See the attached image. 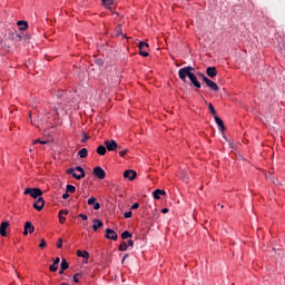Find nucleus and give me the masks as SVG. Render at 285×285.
I'll return each mask as SVG.
<instances>
[{
  "instance_id": "obj_24",
  "label": "nucleus",
  "mask_w": 285,
  "mask_h": 285,
  "mask_svg": "<svg viewBox=\"0 0 285 285\" xmlns=\"http://www.w3.org/2000/svg\"><path fill=\"white\" fill-rule=\"evenodd\" d=\"M60 268L62 271H68L69 265H68V261H66V258H62L61 264H60Z\"/></svg>"
},
{
  "instance_id": "obj_1",
  "label": "nucleus",
  "mask_w": 285,
  "mask_h": 285,
  "mask_svg": "<svg viewBox=\"0 0 285 285\" xmlns=\"http://www.w3.org/2000/svg\"><path fill=\"white\" fill-rule=\"evenodd\" d=\"M193 72H195V68L190 66L184 67L178 70V77L180 81H184V82H186V78L188 77V79L191 81L195 88H202V82L197 80V76H195Z\"/></svg>"
},
{
  "instance_id": "obj_49",
  "label": "nucleus",
  "mask_w": 285,
  "mask_h": 285,
  "mask_svg": "<svg viewBox=\"0 0 285 285\" xmlns=\"http://www.w3.org/2000/svg\"><path fill=\"white\" fill-rule=\"evenodd\" d=\"M127 257H128V254H125L124 259H126Z\"/></svg>"
},
{
  "instance_id": "obj_26",
  "label": "nucleus",
  "mask_w": 285,
  "mask_h": 285,
  "mask_svg": "<svg viewBox=\"0 0 285 285\" xmlns=\"http://www.w3.org/2000/svg\"><path fill=\"white\" fill-rule=\"evenodd\" d=\"M130 237H132V234H130V232H128V230H125L121 234V239H130Z\"/></svg>"
},
{
  "instance_id": "obj_46",
  "label": "nucleus",
  "mask_w": 285,
  "mask_h": 285,
  "mask_svg": "<svg viewBox=\"0 0 285 285\" xmlns=\"http://www.w3.org/2000/svg\"><path fill=\"white\" fill-rule=\"evenodd\" d=\"M29 117H30L31 124H35V122L32 121V112H29Z\"/></svg>"
},
{
  "instance_id": "obj_36",
  "label": "nucleus",
  "mask_w": 285,
  "mask_h": 285,
  "mask_svg": "<svg viewBox=\"0 0 285 285\" xmlns=\"http://www.w3.org/2000/svg\"><path fill=\"white\" fill-rule=\"evenodd\" d=\"M124 217L126 218V219H130V217H132V212H126L125 214H124Z\"/></svg>"
},
{
  "instance_id": "obj_14",
  "label": "nucleus",
  "mask_w": 285,
  "mask_h": 285,
  "mask_svg": "<svg viewBox=\"0 0 285 285\" xmlns=\"http://www.w3.org/2000/svg\"><path fill=\"white\" fill-rule=\"evenodd\" d=\"M219 130H222V132H224V130H226V127L224 126V120H222V118H219L218 116L214 117Z\"/></svg>"
},
{
  "instance_id": "obj_19",
  "label": "nucleus",
  "mask_w": 285,
  "mask_h": 285,
  "mask_svg": "<svg viewBox=\"0 0 285 285\" xmlns=\"http://www.w3.org/2000/svg\"><path fill=\"white\" fill-rule=\"evenodd\" d=\"M17 26H19L20 30H28V22L27 21H23V20H19L17 22Z\"/></svg>"
},
{
  "instance_id": "obj_48",
  "label": "nucleus",
  "mask_w": 285,
  "mask_h": 285,
  "mask_svg": "<svg viewBox=\"0 0 285 285\" xmlns=\"http://www.w3.org/2000/svg\"><path fill=\"white\" fill-rule=\"evenodd\" d=\"M63 271H65V269L60 268L59 275H63Z\"/></svg>"
},
{
  "instance_id": "obj_16",
  "label": "nucleus",
  "mask_w": 285,
  "mask_h": 285,
  "mask_svg": "<svg viewBox=\"0 0 285 285\" xmlns=\"http://www.w3.org/2000/svg\"><path fill=\"white\" fill-rule=\"evenodd\" d=\"M63 215H68V209H62L59 212L58 217L60 224H66V217H63Z\"/></svg>"
},
{
  "instance_id": "obj_21",
  "label": "nucleus",
  "mask_w": 285,
  "mask_h": 285,
  "mask_svg": "<svg viewBox=\"0 0 285 285\" xmlns=\"http://www.w3.org/2000/svg\"><path fill=\"white\" fill-rule=\"evenodd\" d=\"M207 106L210 115H213V117H217V111L215 110V107L213 106V104L208 102Z\"/></svg>"
},
{
  "instance_id": "obj_27",
  "label": "nucleus",
  "mask_w": 285,
  "mask_h": 285,
  "mask_svg": "<svg viewBox=\"0 0 285 285\" xmlns=\"http://www.w3.org/2000/svg\"><path fill=\"white\" fill-rule=\"evenodd\" d=\"M82 276H83V274H81V273L75 274V275H73V282H75L76 284H79V279H81Z\"/></svg>"
},
{
  "instance_id": "obj_33",
  "label": "nucleus",
  "mask_w": 285,
  "mask_h": 285,
  "mask_svg": "<svg viewBox=\"0 0 285 285\" xmlns=\"http://www.w3.org/2000/svg\"><path fill=\"white\" fill-rule=\"evenodd\" d=\"M35 144H42V146H46V144H48V140L36 139V140H33V145Z\"/></svg>"
},
{
  "instance_id": "obj_47",
  "label": "nucleus",
  "mask_w": 285,
  "mask_h": 285,
  "mask_svg": "<svg viewBox=\"0 0 285 285\" xmlns=\"http://www.w3.org/2000/svg\"><path fill=\"white\" fill-rule=\"evenodd\" d=\"M198 77H202L203 81H204V77H206L204 73H198Z\"/></svg>"
},
{
  "instance_id": "obj_28",
  "label": "nucleus",
  "mask_w": 285,
  "mask_h": 285,
  "mask_svg": "<svg viewBox=\"0 0 285 285\" xmlns=\"http://www.w3.org/2000/svg\"><path fill=\"white\" fill-rule=\"evenodd\" d=\"M49 271H51V273H57V271H59V265L53 263L49 266Z\"/></svg>"
},
{
  "instance_id": "obj_9",
  "label": "nucleus",
  "mask_w": 285,
  "mask_h": 285,
  "mask_svg": "<svg viewBox=\"0 0 285 285\" xmlns=\"http://www.w3.org/2000/svg\"><path fill=\"white\" fill-rule=\"evenodd\" d=\"M105 237L107 239H112V242H117V239H119V236L116 234L115 230L110 229V228H107L106 229V235Z\"/></svg>"
},
{
  "instance_id": "obj_3",
  "label": "nucleus",
  "mask_w": 285,
  "mask_h": 285,
  "mask_svg": "<svg viewBox=\"0 0 285 285\" xmlns=\"http://www.w3.org/2000/svg\"><path fill=\"white\" fill-rule=\"evenodd\" d=\"M138 48H139V55L141 57H148V48H150L148 42L140 41Z\"/></svg>"
},
{
  "instance_id": "obj_45",
  "label": "nucleus",
  "mask_w": 285,
  "mask_h": 285,
  "mask_svg": "<svg viewBox=\"0 0 285 285\" xmlns=\"http://www.w3.org/2000/svg\"><path fill=\"white\" fill-rule=\"evenodd\" d=\"M161 213H163L164 215H166L167 213H169V209H168V208H163V209H161Z\"/></svg>"
},
{
  "instance_id": "obj_20",
  "label": "nucleus",
  "mask_w": 285,
  "mask_h": 285,
  "mask_svg": "<svg viewBox=\"0 0 285 285\" xmlns=\"http://www.w3.org/2000/svg\"><path fill=\"white\" fill-rule=\"evenodd\" d=\"M78 156L80 157V159H86V157H88V149L82 148L78 151Z\"/></svg>"
},
{
  "instance_id": "obj_4",
  "label": "nucleus",
  "mask_w": 285,
  "mask_h": 285,
  "mask_svg": "<svg viewBox=\"0 0 285 285\" xmlns=\"http://www.w3.org/2000/svg\"><path fill=\"white\" fill-rule=\"evenodd\" d=\"M106 149L109 150V153H115L119 148V145H117V141L115 140H106L105 141Z\"/></svg>"
},
{
  "instance_id": "obj_43",
  "label": "nucleus",
  "mask_w": 285,
  "mask_h": 285,
  "mask_svg": "<svg viewBox=\"0 0 285 285\" xmlns=\"http://www.w3.org/2000/svg\"><path fill=\"white\" fill-rule=\"evenodd\" d=\"M96 63H98V66H104V60L97 59V60H96Z\"/></svg>"
},
{
  "instance_id": "obj_15",
  "label": "nucleus",
  "mask_w": 285,
  "mask_h": 285,
  "mask_svg": "<svg viewBox=\"0 0 285 285\" xmlns=\"http://www.w3.org/2000/svg\"><path fill=\"white\" fill-rule=\"evenodd\" d=\"M159 195H166V190L164 189H156L153 191L154 199H161Z\"/></svg>"
},
{
  "instance_id": "obj_42",
  "label": "nucleus",
  "mask_w": 285,
  "mask_h": 285,
  "mask_svg": "<svg viewBox=\"0 0 285 285\" xmlns=\"http://www.w3.org/2000/svg\"><path fill=\"white\" fill-rule=\"evenodd\" d=\"M61 262V258L59 257H56L55 261H53V264L58 265L59 266V263Z\"/></svg>"
},
{
  "instance_id": "obj_32",
  "label": "nucleus",
  "mask_w": 285,
  "mask_h": 285,
  "mask_svg": "<svg viewBox=\"0 0 285 285\" xmlns=\"http://www.w3.org/2000/svg\"><path fill=\"white\" fill-rule=\"evenodd\" d=\"M128 153H129V149L126 148V149L120 150L119 155H120V157H126V155H128Z\"/></svg>"
},
{
  "instance_id": "obj_8",
  "label": "nucleus",
  "mask_w": 285,
  "mask_h": 285,
  "mask_svg": "<svg viewBox=\"0 0 285 285\" xmlns=\"http://www.w3.org/2000/svg\"><path fill=\"white\" fill-rule=\"evenodd\" d=\"M204 81H205L206 86H208V88H210V90H214V92H217L219 90V86H217L215 83V81L208 79V77H204Z\"/></svg>"
},
{
  "instance_id": "obj_12",
  "label": "nucleus",
  "mask_w": 285,
  "mask_h": 285,
  "mask_svg": "<svg viewBox=\"0 0 285 285\" xmlns=\"http://www.w3.org/2000/svg\"><path fill=\"white\" fill-rule=\"evenodd\" d=\"M28 233H30V235H32V233H35V226L32 225V223L27 222L24 224V230H23V235L27 236Z\"/></svg>"
},
{
  "instance_id": "obj_7",
  "label": "nucleus",
  "mask_w": 285,
  "mask_h": 285,
  "mask_svg": "<svg viewBox=\"0 0 285 285\" xmlns=\"http://www.w3.org/2000/svg\"><path fill=\"white\" fill-rule=\"evenodd\" d=\"M43 206H46V200H43V197H39L35 203H33V208L38 212L43 210Z\"/></svg>"
},
{
  "instance_id": "obj_5",
  "label": "nucleus",
  "mask_w": 285,
  "mask_h": 285,
  "mask_svg": "<svg viewBox=\"0 0 285 285\" xmlns=\"http://www.w3.org/2000/svg\"><path fill=\"white\" fill-rule=\"evenodd\" d=\"M94 175L98 179H106V170L99 166L94 168Z\"/></svg>"
},
{
  "instance_id": "obj_17",
  "label": "nucleus",
  "mask_w": 285,
  "mask_h": 285,
  "mask_svg": "<svg viewBox=\"0 0 285 285\" xmlns=\"http://www.w3.org/2000/svg\"><path fill=\"white\" fill-rule=\"evenodd\" d=\"M104 227V223L97 218L94 219L92 230H99V228Z\"/></svg>"
},
{
  "instance_id": "obj_23",
  "label": "nucleus",
  "mask_w": 285,
  "mask_h": 285,
  "mask_svg": "<svg viewBox=\"0 0 285 285\" xmlns=\"http://www.w3.org/2000/svg\"><path fill=\"white\" fill-rule=\"evenodd\" d=\"M120 253H125V250H128V244L126 242H121L119 245Z\"/></svg>"
},
{
  "instance_id": "obj_18",
  "label": "nucleus",
  "mask_w": 285,
  "mask_h": 285,
  "mask_svg": "<svg viewBox=\"0 0 285 285\" xmlns=\"http://www.w3.org/2000/svg\"><path fill=\"white\" fill-rule=\"evenodd\" d=\"M77 256L78 257H82L83 259H89L90 254L87 250H82L81 252V249H78L77 250Z\"/></svg>"
},
{
  "instance_id": "obj_44",
  "label": "nucleus",
  "mask_w": 285,
  "mask_h": 285,
  "mask_svg": "<svg viewBox=\"0 0 285 285\" xmlns=\"http://www.w3.org/2000/svg\"><path fill=\"white\" fill-rule=\"evenodd\" d=\"M68 197H70V195L68 194V191H66V193L62 195V199H68Z\"/></svg>"
},
{
  "instance_id": "obj_30",
  "label": "nucleus",
  "mask_w": 285,
  "mask_h": 285,
  "mask_svg": "<svg viewBox=\"0 0 285 285\" xmlns=\"http://www.w3.org/2000/svg\"><path fill=\"white\" fill-rule=\"evenodd\" d=\"M112 3H115V0H102V6H112Z\"/></svg>"
},
{
  "instance_id": "obj_6",
  "label": "nucleus",
  "mask_w": 285,
  "mask_h": 285,
  "mask_svg": "<svg viewBox=\"0 0 285 285\" xmlns=\"http://www.w3.org/2000/svg\"><path fill=\"white\" fill-rule=\"evenodd\" d=\"M124 177L125 179H129V181H135V179L137 178V171L132 169H127L124 173Z\"/></svg>"
},
{
  "instance_id": "obj_35",
  "label": "nucleus",
  "mask_w": 285,
  "mask_h": 285,
  "mask_svg": "<svg viewBox=\"0 0 285 285\" xmlns=\"http://www.w3.org/2000/svg\"><path fill=\"white\" fill-rule=\"evenodd\" d=\"M46 246H47L46 239L41 238L40 244H39V248L43 249Z\"/></svg>"
},
{
  "instance_id": "obj_50",
  "label": "nucleus",
  "mask_w": 285,
  "mask_h": 285,
  "mask_svg": "<svg viewBox=\"0 0 285 285\" xmlns=\"http://www.w3.org/2000/svg\"><path fill=\"white\" fill-rule=\"evenodd\" d=\"M124 262H126V259L122 258L121 264H124Z\"/></svg>"
},
{
  "instance_id": "obj_39",
  "label": "nucleus",
  "mask_w": 285,
  "mask_h": 285,
  "mask_svg": "<svg viewBox=\"0 0 285 285\" xmlns=\"http://www.w3.org/2000/svg\"><path fill=\"white\" fill-rule=\"evenodd\" d=\"M89 137L87 134L83 135V138L81 139V144H86L88 141Z\"/></svg>"
},
{
  "instance_id": "obj_29",
  "label": "nucleus",
  "mask_w": 285,
  "mask_h": 285,
  "mask_svg": "<svg viewBox=\"0 0 285 285\" xmlns=\"http://www.w3.org/2000/svg\"><path fill=\"white\" fill-rule=\"evenodd\" d=\"M96 202H97V198L90 197V198L87 200V204H88V206H95Z\"/></svg>"
},
{
  "instance_id": "obj_10",
  "label": "nucleus",
  "mask_w": 285,
  "mask_h": 285,
  "mask_svg": "<svg viewBox=\"0 0 285 285\" xmlns=\"http://www.w3.org/2000/svg\"><path fill=\"white\" fill-rule=\"evenodd\" d=\"M8 226H10L9 222H2L0 225V235L1 237H7L8 236Z\"/></svg>"
},
{
  "instance_id": "obj_41",
  "label": "nucleus",
  "mask_w": 285,
  "mask_h": 285,
  "mask_svg": "<svg viewBox=\"0 0 285 285\" xmlns=\"http://www.w3.org/2000/svg\"><path fill=\"white\" fill-rule=\"evenodd\" d=\"M137 208H139V203H135V204L131 206V210H137Z\"/></svg>"
},
{
  "instance_id": "obj_40",
  "label": "nucleus",
  "mask_w": 285,
  "mask_h": 285,
  "mask_svg": "<svg viewBox=\"0 0 285 285\" xmlns=\"http://www.w3.org/2000/svg\"><path fill=\"white\" fill-rule=\"evenodd\" d=\"M127 246L132 248V246H135V242L132 239H129L128 243H127Z\"/></svg>"
},
{
  "instance_id": "obj_37",
  "label": "nucleus",
  "mask_w": 285,
  "mask_h": 285,
  "mask_svg": "<svg viewBox=\"0 0 285 285\" xmlns=\"http://www.w3.org/2000/svg\"><path fill=\"white\" fill-rule=\"evenodd\" d=\"M78 217H80L83 222L88 220V216L85 214H79Z\"/></svg>"
},
{
  "instance_id": "obj_13",
  "label": "nucleus",
  "mask_w": 285,
  "mask_h": 285,
  "mask_svg": "<svg viewBox=\"0 0 285 285\" xmlns=\"http://www.w3.org/2000/svg\"><path fill=\"white\" fill-rule=\"evenodd\" d=\"M206 73L213 79V78L217 77V68L208 67L206 69Z\"/></svg>"
},
{
  "instance_id": "obj_34",
  "label": "nucleus",
  "mask_w": 285,
  "mask_h": 285,
  "mask_svg": "<svg viewBox=\"0 0 285 285\" xmlns=\"http://www.w3.org/2000/svg\"><path fill=\"white\" fill-rule=\"evenodd\" d=\"M75 170H76L75 168H69L67 170V175H72V177L75 178V175H77V173Z\"/></svg>"
},
{
  "instance_id": "obj_38",
  "label": "nucleus",
  "mask_w": 285,
  "mask_h": 285,
  "mask_svg": "<svg viewBox=\"0 0 285 285\" xmlns=\"http://www.w3.org/2000/svg\"><path fill=\"white\" fill-rule=\"evenodd\" d=\"M99 208H101V204L95 203L94 204V210H99Z\"/></svg>"
},
{
  "instance_id": "obj_25",
  "label": "nucleus",
  "mask_w": 285,
  "mask_h": 285,
  "mask_svg": "<svg viewBox=\"0 0 285 285\" xmlns=\"http://www.w3.org/2000/svg\"><path fill=\"white\" fill-rule=\"evenodd\" d=\"M66 190L67 193L73 194L77 193V187H75L73 185H67Z\"/></svg>"
},
{
  "instance_id": "obj_22",
  "label": "nucleus",
  "mask_w": 285,
  "mask_h": 285,
  "mask_svg": "<svg viewBox=\"0 0 285 285\" xmlns=\"http://www.w3.org/2000/svg\"><path fill=\"white\" fill-rule=\"evenodd\" d=\"M106 149H107V148H106V146H104V145L98 146V148H97L98 155H101V156L106 155V153H107Z\"/></svg>"
},
{
  "instance_id": "obj_2",
  "label": "nucleus",
  "mask_w": 285,
  "mask_h": 285,
  "mask_svg": "<svg viewBox=\"0 0 285 285\" xmlns=\"http://www.w3.org/2000/svg\"><path fill=\"white\" fill-rule=\"evenodd\" d=\"M23 195H30L32 199H39L43 195V190L41 188H26Z\"/></svg>"
},
{
  "instance_id": "obj_11",
  "label": "nucleus",
  "mask_w": 285,
  "mask_h": 285,
  "mask_svg": "<svg viewBox=\"0 0 285 285\" xmlns=\"http://www.w3.org/2000/svg\"><path fill=\"white\" fill-rule=\"evenodd\" d=\"M75 170H77V173H80V174H73L75 179L79 180V179H83V177H86V170H83L81 166H77L75 168Z\"/></svg>"
},
{
  "instance_id": "obj_31",
  "label": "nucleus",
  "mask_w": 285,
  "mask_h": 285,
  "mask_svg": "<svg viewBox=\"0 0 285 285\" xmlns=\"http://www.w3.org/2000/svg\"><path fill=\"white\" fill-rule=\"evenodd\" d=\"M56 246H57V248H62L63 247V239L58 238Z\"/></svg>"
}]
</instances>
